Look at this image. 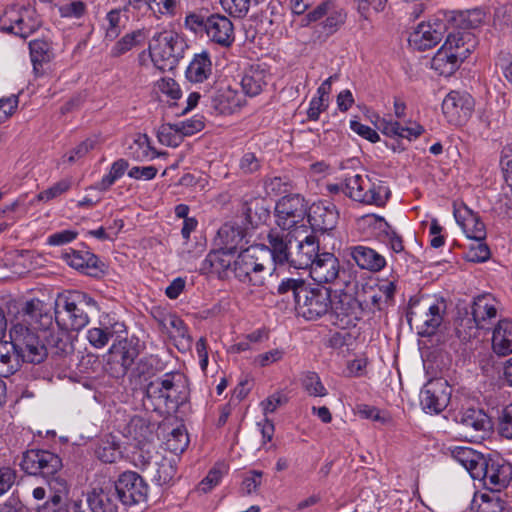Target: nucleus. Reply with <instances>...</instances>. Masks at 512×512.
<instances>
[{
    "instance_id": "49530a36",
    "label": "nucleus",
    "mask_w": 512,
    "mask_h": 512,
    "mask_svg": "<svg viewBox=\"0 0 512 512\" xmlns=\"http://www.w3.org/2000/svg\"><path fill=\"white\" fill-rule=\"evenodd\" d=\"M95 454L104 463H114L121 458L122 452L116 438L112 435L105 436L98 444Z\"/></svg>"
},
{
    "instance_id": "5fc2aeb1",
    "label": "nucleus",
    "mask_w": 512,
    "mask_h": 512,
    "mask_svg": "<svg viewBox=\"0 0 512 512\" xmlns=\"http://www.w3.org/2000/svg\"><path fill=\"white\" fill-rule=\"evenodd\" d=\"M123 13L120 9H113L106 15L105 37L109 40H115L124 26Z\"/></svg>"
},
{
    "instance_id": "5701e85b",
    "label": "nucleus",
    "mask_w": 512,
    "mask_h": 512,
    "mask_svg": "<svg viewBox=\"0 0 512 512\" xmlns=\"http://www.w3.org/2000/svg\"><path fill=\"white\" fill-rule=\"evenodd\" d=\"M100 327H93L87 331L86 338L91 346L96 349L105 347L115 334L125 332V324L113 321L108 314H103L99 319Z\"/></svg>"
},
{
    "instance_id": "de8ad7c7",
    "label": "nucleus",
    "mask_w": 512,
    "mask_h": 512,
    "mask_svg": "<svg viewBox=\"0 0 512 512\" xmlns=\"http://www.w3.org/2000/svg\"><path fill=\"white\" fill-rule=\"evenodd\" d=\"M128 168V162L124 159H118L113 162L108 173H106L94 186L100 191H107L118 179H120Z\"/></svg>"
},
{
    "instance_id": "58836bf2",
    "label": "nucleus",
    "mask_w": 512,
    "mask_h": 512,
    "mask_svg": "<svg viewBox=\"0 0 512 512\" xmlns=\"http://www.w3.org/2000/svg\"><path fill=\"white\" fill-rule=\"evenodd\" d=\"M62 259L67 265L83 273H89L97 265V257L87 250L66 251L62 254Z\"/></svg>"
},
{
    "instance_id": "2eb2a0df",
    "label": "nucleus",
    "mask_w": 512,
    "mask_h": 512,
    "mask_svg": "<svg viewBox=\"0 0 512 512\" xmlns=\"http://www.w3.org/2000/svg\"><path fill=\"white\" fill-rule=\"evenodd\" d=\"M451 388L444 379L428 381L420 391V405L429 414H438L448 405Z\"/></svg>"
},
{
    "instance_id": "7ed1b4c3",
    "label": "nucleus",
    "mask_w": 512,
    "mask_h": 512,
    "mask_svg": "<svg viewBox=\"0 0 512 512\" xmlns=\"http://www.w3.org/2000/svg\"><path fill=\"white\" fill-rule=\"evenodd\" d=\"M278 292H292L296 311L306 320H317L326 315L331 308V290L325 287H311L301 278H284L278 286Z\"/></svg>"
},
{
    "instance_id": "e433bc0d",
    "label": "nucleus",
    "mask_w": 512,
    "mask_h": 512,
    "mask_svg": "<svg viewBox=\"0 0 512 512\" xmlns=\"http://www.w3.org/2000/svg\"><path fill=\"white\" fill-rule=\"evenodd\" d=\"M213 103L220 113L231 114L243 105L244 98L237 90L227 86L217 92Z\"/></svg>"
},
{
    "instance_id": "6e6d98bb",
    "label": "nucleus",
    "mask_w": 512,
    "mask_h": 512,
    "mask_svg": "<svg viewBox=\"0 0 512 512\" xmlns=\"http://www.w3.org/2000/svg\"><path fill=\"white\" fill-rule=\"evenodd\" d=\"M243 213L250 223H255L268 215V211L264 207V200L262 198H251L250 200H245Z\"/></svg>"
},
{
    "instance_id": "79ce46f5",
    "label": "nucleus",
    "mask_w": 512,
    "mask_h": 512,
    "mask_svg": "<svg viewBox=\"0 0 512 512\" xmlns=\"http://www.w3.org/2000/svg\"><path fill=\"white\" fill-rule=\"evenodd\" d=\"M29 50L33 71L36 75H41L42 64L49 62L52 57L51 46L46 40L35 39L30 41Z\"/></svg>"
},
{
    "instance_id": "bf43d9fd",
    "label": "nucleus",
    "mask_w": 512,
    "mask_h": 512,
    "mask_svg": "<svg viewBox=\"0 0 512 512\" xmlns=\"http://www.w3.org/2000/svg\"><path fill=\"white\" fill-rule=\"evenodd\" d=\"M224 11L234 17H244L250 6L253 5L252 0H219Z\"/></svg>"
},
{
    "instance_id": "473e14b6",
    "label": "nucleus",
    "mask_w": 512,
    "mask_h": 512,
    "mask_svg": "<svg viewBox=\"0 0 512 512\" xmlns=\"http://www.w3.org/2000/svg\"><path fill=\"white\" fill-rule=\"evenodd\" d=\"M177 468L175 458L156 455L154 464L150 469L152 481L159 485L170 484L176 476Z\"/></svg>"
},
{
    "instance_id": "3c124183",
    "label": "nucleus",
    "mask_w": 512,
    "mask_h": 512,
    "mask_svg": "<svg viewBox=\"0 0 512 512\" xmlns=\"http://www.w3.org/2000/svg\"><path fill=\"white\" fill-rule=\"evenodd\" d=\"M157 136L160 143L170 147H178L182 143L184 137L180 132V127L176 123L161 125Z\"/></svg>"
},
{
    "instance_id": "c756f323",
    "label": "nucleus",
    "mask_w": 512,
    "mask_h": 512,
    "mask_svg": "<svg viewBox=\"0 0 512 512\" xmlns=\"http://www.w3.org/2000/svg\"><path fill=\"white\" fill-rule=\"evenodd\" d=\"M450 452L452 458L464 467L473 479L475 476H479L478 473L485 459L483 454L466 446H453L450 448Z\"/></svg>"
},
{
    "instance_id": "4be33fe9",
    "label": "nucleus",
    "mask_w": 512,
    "mask_h": 512,
    "mask_svg": "<svg viewBox=\"0 0 512 512\" xmlns=\"http://www.w3.org/2000/svg\"><path fill=\"white\" fill-rule=\"evenodd\" d=\"M295 240L297 245L290 251L288 263L297 268L305 269L310 268L314 260L318 257L319 253V242L313 235H306L303 239Z\"/></svg>"
},
{
    "instance_id": "2f4dec72",
    "label": "nucleus",
    "mask_w": 512,
    "mask_h": 512,
    "mask_svg": "<svg viewBox=\"0 0 512 512\" xmlns=\"http://www.w3.org/2000/svg\"><path fill=\"white\" fill-rule=\"evenodd\" d=\"M212 74L211 55L207 50L194 54L186 69V78L193 83H202Z\"/></svg>"
},
{
    "instance_id": "4c0bfd02",
    "label": "nucleus",
    "mask_w": 512,
    "mask_h": 512,
    "mask_svg": "<svg viewBox=\"0 0 512 512\" xmlns=\"http://www.w3.org/2000/svg\"><path fill=\"white\" fill-rule=\"evenodd\" d=\"M23 358L15 351L14 346L8 342L0 343V376L8 377L14 374L21 366Z\"/></svg>"
},
{
    "instance_id": "052dcab7",
    "label": "nucleus",
    "mask_w": 512,
    "mask_h": 512,
    "mask_svg": "<svg viewBox=\"0 0 512 512\" xmlns=\"http://www.w3.org/2000/svg\"><path fill=\"white\" fill-rule=\"evenodd\" d=\"M155 89L171 100H178L182 95L179 84L172 78L159 79L155 83Z\"/></svg>"
},
{
    "instance_id": "a18cd8bd",
    "label": "nucleus",
    "mask_w": 512,
    "mask_h": 512,
    "mask_svg": "<svg viewBox=\"0 0 512 512\" xmlns=\"http://www.w3.org/2000/svg\"><path fill=\"white\" fill-rule=\"evenodd\" d=\"M444 306L442 303L436 302L429 305L420 326L419 334L429 336L436 332L443 320Z\"/></svg>"
},
{
    "instance_id": "37998d69",
    "label": "nucleus",
    "mask_w": 512,
    "mask_h": 512,
    "mask_svg": "<svg viewBox=\"0 0 512 512\" xmlns=\"http://www.w3.org/2000/svg\"><path fill=\"white\" fill-rule=\"evenodd\" d=\"M129 155L136 161H149L156 158V150L151 146L146 134L138 133L128 147Z\"/></svg>"
},
{
    "instance_id": "f257e3e1",
    "label": "nucleus",
    "mask_w": 512,
    "mask_h": 512,
    "mask_svg": "<svg viewBox=\"0 0 512 512\" xmlns=\"http://www.w3.org/2000/svg\"><path fill=\"white\" fill-rule=\"evenodd\" d=\"M53 327V313L50 305L39 299L26 301L18 312L9 336L15 351L29 363H40L47 350L37 331H47Z\"/></svg>"
},
{
    "instance_id": "9b49d317",
    "label": "nucleus",
    "mask_w": 512,
    "mask_h": 512,
    "mask_svg": "<svg viewBox=\"0 0 512 512\" xmlns=\"http://www.w3.org/2000/svg\"><path fill=\"white\" fill-rule=\"evenodd\" d=\"M267 256L264 245L250 246L242 249L233 261V273L241 282L261 285L265 265L262 257Z\"/></svg>"
},
{
    "instance_id": "6e6552de",
    "label": "nucleus",
    "mask_w": 512,
    "mask_h": 512,
    "mask_svg": "<svg viewBox=\"0 0 512 512\" xmlns=\"http://www.w3.org/2000/svg\"><path fill=\"white\" fill-rule=\"evenodd\" d=\"M183 51L184 41L174 31L156 33L149 44L151 60L162 71L174 68L182 57Z\"/></svg>"
},
{
    "instance_id": "69168bd1",
    "label": "nucleus",
    "mask_w": 512,
    "mask_h": 512,
    "mask_svg": "<svg viewBox=\"0 0 512 512\" xmlns=\"http://www.w3.org/2000/svg\"><path fill=\"white\" fill-rule=\"evenodd\" d=\"M71 187V181L63 179L37 195L39 201L48 202L67 192Z\"/></svg>"
},
{
    "instance_id": "bb28decb",
    "label": "nucleus",
    "mask_w": 512,
    "mask_h": 512,
    "mask_svg": "<svg viewBox=\"0 0 512 512\" xmlns=\"http://www.w3.org/2000/svg\"><path fill=\"white\" fill-rule=\"evenodd\" d=\"M271 80L269 71L262 65H252L245 71L241 79V87L245 95H259Z\"/></svg>"
},
{
    "instance_id": "f3484780",
    "label": "nucleus",
    "mask_w": 512,
    "mask_h": 512,
    "mask_svg": "<svg viewBox=\"0 0 512 512\" xmlns=\"http://www.w3.org/2000/svg\"><path fill=\"white\" fill-rule=\"evenodd\" d=\"M442 110L450 123L462 124L471 117L474 100L468 93L451 91L443 100Z\"/></svg>"
},
{
    "instance_id": "09e8293b",
    "label": "nucleus",
    "mask_w": 512,
    "mask_h": 512,
    "mask_svg": "<svg viewBox=\"0 0 512 512\" xmlns=\"http://www.w3.org/2000/svg\"><path fill=\"white\" fill-rule=\"evenodd\" d=\"M303 390L311 397H325L328 390L321 381L320 376L313 371L304 372L300 379Z\"/></svg>"
},
{
    "instance_id": "c85d7f7f",
    "label": "nucleus",
    "mask_w": 512,
    "mask_h": 512,
    "mask_svg": "<svg viewBox=\"0 0 512 512\" xmlns=\"http://www.w3.org/2000/svg\"><path fill=\"white\" fill-rule=\"evenodd\" d=\"M117 494L113 488H94L87 496L91 512H117Z\"/></svg>"
},
{
    "instance_id": "72a5a7b5",
    "label": "nucleus",
    "mask_w": 512,
    "mask_h": 512,
    "mask_svg": "<svg viewBox=\"0 0 512 512\" xmlns=\"http://www.w3.org/2000/svg\"><path fill=\"white\" fill-rule=\"evenodd\" d=\"M492 348L498 355L512 353V321L508 319L499 320L493 330Z\"/></svg>"
},
{
    "instance_id": "393cba45",
    "label": "nucleus",
    "mask_w": 512,
    "mask_h": 512,
    "mask_svg": "<svg viewBox=\"0 0 512 512\" xmlns=\"http://www.w3.org/2000/svg\"><path fill=\"white\" fill-rule=\"evenodd\" d=\"M307 221L312 229L326 232L332 230L337 222V212L334 206L324 202L313 203L307 208Z\"/></svg>"
},
{
    "instance_id": "7c9ffc66",
    "label": "nucleus",
    "mask_w": 512,
    "mask_h": 512,
    "mask_svg": "<svg viewBox=\"0 0 512 512\" xmlns=\"http://www.w3.org/2000/svg\"><path fill=\"white\" fill-rule=\"evenodd\" d=\"M465 52L454 54L448 50L447 47L441 46L431 60V68L439 75L448 77L451 76L464 61L463 56Z\"/></svg>"
},
{
    "instance_id": "4468645a",
    "label": "nucleus",
    "mask_w": 512,
    "mask_h": 512,
    "mask_svg": "<svg viewBox=\"0 0 512 512\" xmlns=\"http://www.w3.org/2000/svg\"><path fill=\"white\" fill-rule=\"evenodd\" d=\"M113 488L118 500L127 506L145 501L148 494V485L139 474L133 471L122 473Z\"/></svg>"
},
{
    "instance_id": "680f3d73",
    "label": "nucleus",
    "mask_w": 512,
    "mask_h": 512,
    "mask_svg": "<svg viewBox=\"0 0 512 512\" xmlns=\"http://www.w3.org/2000/svg\"><path fill=\"white\" fill-rule=\"evenodd\" d=\"M86 4L82 1H72L58 6V13L63 18L80 19L86 14Z\"/></svg>"
},
{
    "instance_id": "6ab92c4d",
    "label": "nucleus",
    "mask_w": 512,
    "mask_h": 512,
    "mask_svg": "<svg viewBox=\"0 0 512 512\" xmlns=\"http://www.w3.org/2000/svg\"><path fill=\"white\" fill-rule=\"evenodd\" d=\"M340 272V261L330 252L320 253L309 268L311 278L319 284L335 283L340 276Z\"/></svg>"
},
{
    "instance_id": "b1692460",
    "label": "nucleus",
    "mask_w": 512,
    "mask_h": 512,
    "mask_svg": "<svg viewBox=\"0 0 512 512\" xmlns=\"http://www.w3.org/2000/svg\"><path fill=\"white\" fill-rule=\"evenodd\" d=\"M205 32L211 41L223 47H229L235 39L232 22L226 16L220 14H213L208 17Z\"/></svg>"
},
{
    "instance_id": "0e129e2a",
    "label": "nucleus",
    "mask_w": 512,
    "mask_h": 512,
    "mask_svg": "<svg viewBox=\"0 0 512 512\" xmlns=\"http://www.w3.org/2000/svg\"><path fill=\"white\" fill-rule=\"evenodd\" d=\"M287 402V396L283 392L277 391L261 401L260 407L264 416L267 417L268 414L274 413L279 407L283 406Z\"/></svg>"
},
{
    "instance_id": "774afa93",
    "label": "nucleus",
    "mask_w": 512,
    "mask_h": 512,
    "mask_svg": "<svg viewBox=\"0 0 512 512\" xmlns=\"http://www.w3.org/2000/svg\"><path fill=\"white\" fill-rule=\"evenodd\" d=\"M208 17H205L200 12H190L186 15L184 25L185 27L194 32L199 33L206 30Z\"/></svg>"
},
{
    "instance_id": "aec40b11",
    "label": "nucleus",
    "mask_w": 512,
    "mask_h": 512,
    "mask_svg": "<svg viewBox=\"0 0 512 512\" xmlns=\"http://www.w3.org/2000/svg\"><path fill=\"white\" fill-rule=\"evenodd\" d=\"M345 251L347 256H349L361 270L378 273L387 265L385 256L371 247L353 245L347 247Z\"/></svg>"
},
{
    "instance_id": "423d86ee",
    "label": "nucleus",
    "mask_w": 512,
    "mask_h": 512,
    "mask_svg": "<svg viewBox=\"0 0 512 512\" xmlns=\"http://www.w3.org/2000/svg\"><path fill=\"white\" fill-rule=\"evenodd\" d=\"M85 308L99 309L97 302L88 294L80 291L69 292L57 300L53 319L63 329L81 330L89 323Z\"/></svg>"
},
{
    "instance_id": "ea45409f",
    "label": "nucleus",
    "mask_w": 512,
    "mask_h": 512,
    "mask_svg": "<svg viewBox=\"0 0 512 512\" xmlns=\"http://www.w3.org/2000/svg\"><path fill=\"white\" fill-rule=\"evenodd\" d=\"M459 423L468 430L485 432L490 428L488 415L475 408H468L459 415Z\"/></svg>"
},
{
    "instance_id": "1a4fd4ad",
    "label": "nucleus",
    "mask_w": 512,
    "mask_h": 512,
    "mask_svg": "<svg viewBox=\"0 0 512 512\" xmlns=\"http://www.w3.org/2000/svg\"><path fill=\"white\" fill-rule=\"evenodd\" d=\"M471 309L472 319L462 320L457 327V334L463 341L476 337L479 329H489L498 312L497 302L490 294L477 296Z\"/></svg>"
},
{
    "instance_id": "603ef678",
    "label": "nucleus",
    "mask_w": 512,
    "mask_h": 512,
    "mask_svg": "<svg viewBox=\"0 0 512 512\" xmlns=\"http://www.w3.org/2000/svg\"><path fill=\"white\" fill-rule=\"evenodd\" d=\"M156 455L159 454L154 452L146 443L141 444L132 452V463L141 470H150L154 464Z\"/></svg>"
},
{
    "instance_id": "864d4df0",
    "label": "nucleus",
    "mask_w": 512,
    "mask_h": 512,
    "mask_svg": "<svg viewBox=\"0 0 512 512\" xmlns=\"http://www.w3.org/2000/svg\"><path fill=\"white\" fill-rule=\"evenodd\" d=\"M360 225L363 228H367L377 240H379L390 227L384 218L375 214L363 216L360 220Z\"/></svg>"
},
{
    "instance_id": "a878e982",
    "label": "nucleus",
    "mask_w": 512,
    "mask_h": 512,
    "mask_svg": "<svg viewBox=\"0 0 512 512\" xmlns=\"http://www.w3.org/2000/svg\"><path fill=\"white\" fill-rule=\"evenodd\" d=\"M454 217L467 238L475 241H483L485 239L486 229L484 223L468 207L455 208Z\"/></svg>"
},
{
    "instance_id": "39448f33",
    "label": "nucleus",
    "mask_w": 512,
    "mask_h": 512,
    "mask_svg": "<svg viewBox=\"0 0 512 512\" xmlns=\"http://www.w3.org/2000/svg\"><path fill=\"white\" fill-rule=\"evenodd\" d=\"M327 190L332 194L340 191L354 201L375 206H383L390 195L388 187L379 180H372L368 175L347 174L342 184H328Z\"/></svg>"
},
{
    "instance_id": "c03bdc74",
    "label": "nucleus",
    "mask_w": 512,
    "mask_h": 512,
    "mask_svg": "<svg viewBox=\"0 0 512 512\" xmlns=\"http://www.w3.org/2000/svg\"><path fill=\"white\" fill-rule=\"evenodd\" d=\"M218 235L224 245L223 248L228 251L235 254L237 249H243L244 232L240 227L225 224L220 228Z\"/></svg>"
},
{
    "instance_id": "338daca9",
    "label": "nucleus",
    "mask_w": 512,
    "mask_h": 512,
    "mask_svg": "<svg viewBox=\"0 0 512 512\" xmlns=\"http://www.w3.org/2000/svg\"><path fill=\"white\" fill-rule=\"evenodd\" d=\"M378 241L386 245L394 253L404 252L403 239L391 226Z\"/></svg>"
},
{
    "instance_id": "dca6fc26",
    "label": "nucleus",
    "mask_w": 512,
    "mask_h": 512,
    "mask_svg": "<svg viewBox=\"0 0 512 512\" xmlns=\"http://www.w3.org/2000/svg\"><path fill=\"white\" fill-rule=\"evenodd\" d=\"M446 30L444 20L439 17L422 22L410 33L409 45L420 51L430 49L441 41Z\"/></svg>"
},
{
    "instance_id": "9d476101",
    "label": "nucleus",
    "mask_w": 512,
    "mask_h": 512,
    "mask_svg": "<svg viewBox=\"0 0 512 512\" xmlns=\"http://www.w3.org/2000/svg\"><path fill=\"white\" fill-rule=\"evenodd\" d=\"M307 203L299 194L282 197L275 206V222L282 230L295 233L306 232Z\"/></svg>"
},
{
    "instance_id": "ddd939ff",
    "label": "nucleus",
    "mask_w": 512,
    "mask_h": 512,
    "mask_svg": "<svg viewBox=\"0 0 512 512\" xmlns=\"http://www.w3.org/2000/svg\"><path fill=\"white\" fill-rule=\"evenodd\" d=\"M478 474L479 476H475L474 480H479L486 489L492 492H499L510 483L512 467L502 458L485 457Z\"/></svg>"
},
{
    "instance_id": "412c9836",
    "label": "nucleus",
    "mask_w": 512,
    "mask_h": 512,
    "mask_svg": "<svg viewBox=\"0 0 512 512\" xmlns=\"http://www.w3.org/2000/svg\"><path fill=\"white\" fill-rule=\"evenodd\" d=\"M298 239V233L293 231L273 228L268 234L269 246L266 247L267 252L270 251L271 257L277 264L288 263L290 251H292V241Z\"/></svg>"
},
{
    "instance_id": "13d9d810",
    "label": "nucleus",
    "mask_w": 512,
    "mask_h": 512,
    "mask_svg": "<svg viewBox=\"0 0 512 512\" xmlns=\"http://www.w3.org/2000/svg\"><path fill=\"white\" fill-rule=\"evenodd\" d=\"M141 37V31H133L124 35L119 39L113 46L111 53L113 56H120L138 44L139 38Z\"/></svg>"
},
{
    "instance_id": "a19ab883",
    "label": "nucleus",
    "mask_w": 512,
    "mask_h": 512,
    "mask_svg": "<svg viewBox=\"0 0 512 512\" xmlns=\"http://www.w3.org/2000/svg\"><path fill=\"white\" fill-rule=\"evenodd\" d=\"M124 435L138 442H149L153 437L152 426L142 417H133L124 428Z\"/></svg>"
},
{
    "instance_id": "8fccbe9b",
    "label": "nucleus",
    "mask_w": 512,
    "mask_h": 512,
    "mask_svg": "<svg viewBox=\"0 0 512 512\" xmlns=\"http://www.w3.org/2000/svg\"><path fill=\"white\" fill-rule=\"evenodd\" d=\"M189 445V436L182 427L173 429L167 436L165 447L171 453L178 455L183 453Z\"/></svg>"
},
{
    "instance_id": "4d7b16f0",
    "label": "nucleus",
    "mask_w": 512,
    "mask_h": 512,
    "mask_svg": "<svg viewBox=\"0 0 512 512\" xmlns=\"http://www.w3.org/2000/svg\"><path fill=\"white\" fill-rule=\"evenodd\" d=\"M97 138H88L63 156V161L69 164L76 163L97 145Z\"/></svg>"
},
{
    "instance_id": "e2e57ef3",
    "label": "nucleus",
    "mask_w": 512,
    "mask_h": 512,
    "mask_svg": "<svg viewBox=\"0 0 512 512\" xmlns=\"http://www.w3.org/2000/svg\"><path fill=\"white\" fill-rule=\"evenodd\" d=\"M497 429L501 437L512 440V403L502 409L498 418Z\"/></svg>"
},
{
    "instance_id": "f8f14e48",
    "label": "nucleus",
    "mask_w": 512,
    "mask_h": 512,
    "mask_svg": "<svg viewBox=\"0 0 512 512\" xmlns=\"http://www.w3.org/2000/svg\"><path fill=\"white\" fill-rule=\"evenodd\" d=\"M40 26L35 10L10 7L0 18V29L21 38H27Z\"/></svg>"
},
{
    "instance_id": "f03ea898",
    "label": "nucleus",
    "mask_w": 512,
    "mask_h": 512,
    "mask_svg": "<svg viewBox=\"0 0 512 512\" xmlns=\"http://www.w3.org/2000/svg\"><path fill=\"white\" fill-rule=\"evenodd\" d=\"M22 469L31 475H41L47 481L50 500L38 512H85L82 499H67V481L58 474L62 468L60 457L47 450H28L21 461Z\"/></svg>"
},
{
    "instance_id": "20e7f679",
    "label": "nucleus",
    "mask_w": 512,
    "mask_h": 512,
    "mask_svg": "<svg viewBox=\"0 0 512 512\" xmlns=\"http://www.w3.org/2000/svg\"><path fill=\"white\" fill-rule=\"evenodd\" d=\"M453 30L449 32L443 47L454 54L464 53L465 60L477 46V39L471 30L479 27L485 20L480 9L453 12L449 18Z\"/></svg>"
},
{
    "instance_id": "f704fd0d",
    "label": "nucleus",
    "mask_w": 512,
    "mask_h": 512,
    "mask_svg": "<svg viewBox=\"0 0 512 512\" xmlns=\"http://www.w3.org/2000/svg\"><path fill=\"white\" fill-rule=\"evenodd\" d=\"M234 253L225 248L210 252L201 263L202 273H221L233 267Z\"/></svg>"
},
{
    "instance_id": "c9c22d12",
    "label": "nucleus",
    "mask_w": 512,
    "mask_h": 512,
    "mask_svg": "<svg viewBox=\"0 0 512 512\" xmlns=\"http://www.w3.org/2000/svg\"><path fill=\"white\" fill-rule=\"evenodd\" d=\"M473 512H511V508L495 492L475 494L471 503Z\"/></svg>"
},
{
    "instance_id": "a211bd4d",
    "label": "nucleus",
    "mask_w": 512,
    "mask_h": 512,
    "mask_svg": "<svg viewBox=\"0 0 512 512\" xmlns=\"http://www.w3.org/2000/svg\"><path fill=\"white\" fill-rule=\"evenodd\" d=\"M331 314L335 317V324L342 329L355 326L359 317V305L348 293H337L331 295Z\"/></svg>"
},
{
    "instance_id": "0eeeda50",
    "label": "nucleus",
    "mask_w": 512,
    "mask_h": 512,
    "mask_svg": "<svg viewBox=\"0 0 512 512\" xmlns=\"http://www.w3.org/2000/svg\"><path fill=\"white\" fill-rule=\"evenodd\" d=\"M146 395L157 405L176 408L187 399L185 378L179 372L165 373L147 385Z\"/></svg>"
},
{
    "instance_id": "cd10ccee",
    "label": "nucleus",
    "mask_w": 512,
    "mask_h": 512,
    "mask_svg": "<svg viewBox=\"0 0 512 512\" xmlns=\"http://www.w3.org/2000/svg\"><path fill=\"white\" fill-rule=\"evenodd\" d=\"M378 129L388 137L404 138L409 141L418 138L424 132L423 127L416 122H409L403 125L391 117L380 119L378 121Z\"/></svg>"
}]
</instances>
